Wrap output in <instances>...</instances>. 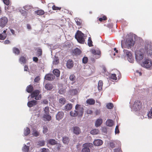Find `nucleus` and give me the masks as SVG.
<instances>
[{
    "label": "nucleus",
    "mask_w": 152,
    "mask_h": 152,
    "mask_svg": "<svg viewBox=\"0 0 152 152\" xmlns=\"http://www.w3.org/2000/svg\"><path fill=\"white\" fill-rule=\"evenodd\" d=\"M134 44V41L132 38H129L126 39L124 44L121 42V46L123 48L129 49L133 46Z\"/></svg>",
    "instance_id": "1"
},
{
    "label": "nucleus",
    "mask_w": 152,
    "mask_h": 152,
    "mask_svg": "<svg viewBox=\"0 0 152 152\" xmlns=\"http://www.w3.org/2000/svg\"><path fill=\"white\" fill-rule=\"evenodd\" d=\"M84 34L81 31L77 30L75 35V38L77 42L81 44H83L85 42Z\"/></svg>",
    "instance_id": "2"
},
{
    "label": "nucleus",
    "mask_w": 152,
    "mask_h": 152,
    "mask_svg": "<svg viewBox=\"0 0 152 152\" xmlns=\"http://www.w3.org/2000/svg\"><path fill=\"white\" fill-rule=\"evenodd\" d=\"M142 103L140 100H136L133 104L132 109L135 111L140 110L142 108Z\"/></svg>",
    "instance_id": "3"
},
{
    "label": "nucleus",
    "mask_w": 152,
    "mask_h": 152,
    "mask_svg": "<svg viewBox=\"0 0 152 152\" xmlns=\"http://www.w3.org/2000/svg\"><path fill=\"white\" fill-rule=\"evenodd\" d=\"M40 93L39 90H35L33 91L31 94V98L35 97V99L37 100L41 99V96L39 95Z\"/></svg>",
    "instance_id": "4"
},
{
    "label": "nucleus",
    "mask_w": 152,
    "mask_h": 152,
    "mask_svg": "<svg viewBox=\"0 0 152 152\" xmlns=\"http://www.w3.org/2000/svg\"><path fill=\"white\" fill-rule=\"evenodd\" d=\"M124 52L126 55L128 61L131 63H132L134 59L131 52L127 50H124Z\"/></svg>",
    "instance_id": "5"
},
{
    "label": "nucleus",
    "mask_w": 152,
    "mask_h": 152,
    "mask_svg": "<svg viewBox=\"0 0 152 152\" xmlns=\"http://www.w3.org/2000/svg\"><path fill=\"white\" fill-rule=\"evenodd\" d=\"M8 22L7 17L4 16L0 18V27L3 28L5 27Z\"/></svg>",
    "instance_id": "6"
},
{
    "label": "nucleus",
    "mask_w": 152,
    "mask_h": 152,
    "mask_svg": "<svg viewBox=\"0 0 152 152\" xmlns=\"http://www.w3.org/2000/svg\"><path fill=\"white\" fill-rule=\"evenodd\" d=\"M75 109L77 111L78 115L79 116H82L84 113V108L83 107H81L80 105L77 104L75 106Z\"/></svg>",
    "instance_id": "7"
},
{
    "label": "nucleus",
    "mask_w": 152,
    "mask_h": 152,
    "mask_svg": "<svg viewBox=\"0 0 152 152\" xmlns=\"http://www.w3.org/2000/svg\"><path fill=\"white\" fill-rule=\"evenodd\" d=\"M141 65L143 67L146 68H149L152 65V62L150 60L146 59L142 62Z\"/></svg>",
    "instance_id": "8"
},
{
    "label": "nucleus",
    "mask_w": 152,
    "mask_h": 152,
    "mask_svg": "<svg viewBox=\"0 0 152 152\" xmlns=\"http://www.w3.org/2000/svg\"><path fill=\"white\" fill-rule=\"evenodd\" d=\"M145 52L151 55H152V46L149 45H148L147 46H145Z\"/></svg>",
    "instance_id": "9"
},
{
    "label": "nucleus",
    "mask_w": 152,
    "mask_h": 152,
    "mask_svg": "<svg viewBox=\"0 0 152 152\" xmlns=\"http://www.w3.org/2000/svg\"><path fill=\"white\" fill-rule=\"evenodd\" d=\"M44 78L46 80L52 81L55 79V77L53 74L49 73L46 74L45 75Z\"/></svg>",
    "instance_id": "10"
},
{
    "label": "nucleus",
    "mask_w": 152,
    "mask_h": 152,
    "mask_svg": "<svg viewBox=\"0 0 152 152\" xmlns=\"http://www.w3.org/2000/svg\"><path fill=\"white\" fill-rule=\"evenodd\" d=\"M135 58L137 61H140L143 58V54L140 52L135 53Z\"/></svg>",
    "instance_id": "11"
},
{
    "label": "nucleus",
    "mask_w": 152,
    "mask_h": 152,
    "mask_svg": "<svg viewBox=\"0 0 152 152\" xmlns=\"http://www.w3.org/2000/svg\"><path fill=\"white\" fill-rule=\"evenodd\" d=\"M91 52L92 54L94 56H95V57L96 58H99L100 57L101 52L100 50H93Z\"/></svg>",
    "instance_id": "12"
},
{
    "label": "nucleus",
    "mask_w": 152,
    "mask_h": 152,
    "mask_svg": "<svg viewBox=\"0 0 152 152\" xmlns=\"http://www.w3.org/2000/svg\"><path fill=\"white\" fill-rule=\"evenodd\" d=\"M64 115V113L62 111L58 112L56 115V118L57 120L59 121L62 119Z\"/></svg>",
    "instance_id": "13"
},
{
    "label": "nucleus",
    "mask_w": 152,
    "mask_h": 152,
    "mask_svg": "<svg viewBox=\"0 0 152 152\" xmlns=\"http://www.w3.org/2000/svg\"><path fill=\"white\" fill-rule=\"evenodd\" d=\"M37 102L36 100H33L28 102L27 105L29 107H31L37 104Z\"/></svg>",
    "instance_id": "14"
},
{
    "label": "nucleus",
    "mask_w": 152,
    "mask_h": 152,
    "mask_svg": "<svg viewBox=\"0 0 152 152\" xmlns=\"http://www.w3.org/2000/svg\"><path fill=\"white\" fill-rule=\"evenodd\" d=\"M72 131L73 133L76 134H78L81 132L80 128L77 126H75L72 128Z\"/></svg>",
    "instance_id": "15"
},
{
    "label": "nucleus",
    "mask_w": 152,
    "mask_h": 152,
    "mask_svg": "<svg viewBox=\"0 0 152 152\" xmlns=\"http://www.w3.org/2000/svg\"><path fill=\"white\" fill-rule=\"evenodd\" d=\"M73 62L71 59H69L67 61L66 66L69 69H71L73 66Z\"/></svg>",
    "instance_id": "16"
},
{
    "label": "nucleus",
    "mask_w": 152,
    "mask_h": 152,
    "mask_svg": "<svg viewBox=\"0 0 152 152\" xmlns=\"http://www.w3.org/2000/svg\"><path fill=\"white\" fill-rule=\"evenodd\" d=\"M102 141L100 139H97L94 140V144L96 146H99L103 144Z\"/></svg>",
    "instance_id": "17"
},
{
    "label": "nucleus",
    "mask_w": 152,
    "mask_h": 152,
    "mask_svg": "<svg viewBox=\"0 0 152 152\" xmlns=\"http://www.w3.org/2000/svg\"><path fill=\"white\" fill-rule=\"evenodd\" d=\"M86 103L88 104L92 105L95 104V100L93 99H89L86 100Z\"/></svg>",
    "instance_id": "18"
},
{
    "label": "nucleus",
    "mask_w": 152,
    "mask_h": 152,
    "mask_svg": "<svg viewBox=\"0 0 152 152\" xmlns=\"http://www.w3.org/2000/svg\"><path fill=\"white\" fill-rule=\"evenodd\" d=\"M102 120L101 118L98 119L96 121L95 123V126L98 127L100 126L102 123Z\"/></svg>",
    "instance_id": "19"
},
{
    "label": "nucleus",
    "mask_w": 152,
    "mask_h": 152,
    "mask_svg": "<svg viewBox=\"0 0 152 152\" xmlns=\"http://www.w3.org/2000/svg\"><path fill=\"white\" fill-rule=\"evenodd\" d=\"M114 124V122L111 119H108L106 122V124L107 126L109 127L112 126Z\"/></svg>",
    "instance_id": "20"
},
{
    "label": "nucleus",
    "mask_w": 152,
    "mask_h": 152,
    "mask_svg": "<svg viewBox=\"0 0 152 152\" xmlns=\"http://www.w3.org/2000/svg\"><path fill=\"white\" fill-rule=\"evenodd\" d=\"M69 93L70 95L74 96L77 94L78 91L76 89H72L69 91Z\"/></svg>",
    "instance_id": "21"
},
{
    "label": "nucleus",
    "mask_w": 152,
    "mask_h": 152,
    "mask_svg": "<svg viewBox=\"0 0 152 152\" xmlns=\"http://www.w3.org/2000/svg\"><path fill=\"white\" fill-rule=\"evenodd\" d=\"M53 85L50 83H47L45 86V88L47 90H50L53 89Z\"/></svg>",
    "instance_id": "22"
},
{
    "label": "nucleus",
    "mask_w": 152,
    "mask_h": 152,
    "mask_svg": "<svg viewBox=\"0 0 152 152\" xmlns=\"http://www.w3.org/2000/svg\"><path fill=\"white\" fill-rule=\"evenodd\" d=\"M33 90V87L32 85H31L28 86L26 88V91L29 93H31Z\"/></svg>",
    "instance_id": "23"
},
{
    "label": "nucleus",
    "mask_w": 152,
    "mask_h": 152,
    "mask_svg": "<svg viewBox=\"0 0 152 152\" xmlns=\"http://www.w3.org/2000/svg\"><path fill=\"white\" fill-rule=\"evenodd\" d=\"M53 73L54 75H56L57 77H59L60 75V71L57 69H55L53 70Z\"/></svg>",
    "instance_id": "24"
},
{
    "label": "nucleus",
    "mask_w": 152,
    "mask_h": 152,
    "mask_svg": "<svg viewBox=\"0 0 152 152\" xmlns=\"http://www.w3.org/2000/svg\"><path fill=\"white\" fill-rule=\"evenodd\" d=\"M72 105L71 104L68 103L65 106L64 109L66 110H69L72 108Z\"/></svg>",
    "instance_id": "25"
},
{
    "label": "nucleus",
    "mask_w": 152,
    "mask_h": 152,
    "mask_svg": "<svg viewBox=\"0 0 152 152\" xmlns=\"http://www.w3.org/2000/svg\"><path fill=\"white\" fill-rule=\"evenodd\" d=\"M36 14L39 15H42L45 13L44 11L42 10H38L35 11Z\"/></svg>",
    "instance_id": "26"
},
{
    "label": "nucleus",
    "mask_w": 152,
    "mask_h": 152,
    "mask_svg": "<svg viewBox=\"0 0 152 152\" xmlns=\"http://www.w3.org/2000/svg\"><path fill=\"white\" fill-rule=\"evenodd\" d=\"M48 143L51 145H54L57 144V142L54 139H50L48 140Z\"/></svg>",
    "instance_id": "27"
},
{
    "label": "nucleus",
    "mask_w": 152,
    "mask_h": 152,
    "mask_svg": "<svg viewBox=\"0 0 152 152\" xmlns=\"http://www.w3.org/2000/svg\"><path fill=\"white\" fill-rule=\"evenodd\" d=\"M103 82L102 80H99L98 83V89L99 91H102V89Z\"/></svg>",
    "instance_id": "28"
},
{
    "label": "nucleus",
    "mask_w": 152,
    "mask_h": 152,
    "mask_svg": "<svg viewBox=\"0 0 152 152\" xmlns=\"http://www.w3.org/2000/svg\"><path fill=\"white\" fill-rule=\"evenodd\" d=\"M30 132V130L28 127H26L24 129V134L25 136L28 135Z\"/></svg>",
    "instance_id": "29"
},
{
    "label": "nucleus",
    "mask_w": 152,
    "mask_h": 152,
    "mask_svg": "<svg viewBox=\"0 0 152 152\" xmlns=\"http://www.w3.org/2000/svg\"><path fill=\"white\" fill-rule=\"evenodd\" d=\"M59 60L58 57L55 56L53 62L54 65H57L59 63Z\"/></svg>",
    "instance_id": "30"
},
{
    "label": "nucleus",
    "mask_w": 152,
    "mask_h": 152,
    "mask_svg": "<svg viewBox=\"0 0 152 152\" xmlns=\"http://www.w3.org/2000/svg\"><path fill=\"white\" fill-rule=\"evenodd\" d=\"M13 52L14 53L17 55H19L20 53V50L18 48L14 47L12 49Z\"/></svg>",
    "instance_id": "31"
},
{
    "label": "nucleus",
    "mask_w": 152,
    "mask_h": 152,
    "mask_svg": "<svg viewBox=\"0 0 152 152\" xmlns=\"http://www.w3.org/2000/svg\"><path fill=\"white\" fill-rule=\"evenodd\" d=\"M66 100L64 98H62L59 100V102L61 105H64L66 103Z\"/></svg>",
    "instance_id": "32"
},
{
    "label": "nucleus",
    "mask_w": 152,
    "mask_h": 152,
    "mask_svg": "<svg viewBox=\"0 0 152 152\" xmlns=\"http://www.w3.org/2000/svg\"><path fill=\"white\" fill-rule=\"evenodd\" d=\"M81 53V50L78 48L75 49L73 51V53L76 55H80Z\"/></svg>",
    "instance_id": "33"
},
{
    "label": "nucleus",
    "mask_w": 152,
    "mask_h": 152,
    "mask_svg": "<svg viewBox=\"0 0 152 152\" xmlns=\"http://www.w3.org/2000/svg\"><path fill=\"white\" fill-rule=\"evenodd\" d=\"M43 118L48 121H50L51 119V116L48 114H44L43 116Z\"/></svg>",
    "instance_id": "34"
},
{
    "label": "nucleus",
    "mask_w": 152,
    "mask_h": 152,
    "mask_svg": "<svg viewBox=\"0 0 152 152\" xmlns=\"http://www.w3.org/2000/svg\"><path fill=\"white\" fill-rule=\"evenodd\" d=\"M26 58L23 56H21L20 57L19 61L21 64H25L26 62Z\"/></svg>",
    "instance_id": "35"
},
{
    "label": "nucleus",
    "mask_w": 152,
    "mask_h": 152,
    "mask_svg": "<svg viewBox=\"0 0 152 152\" xmlns=\"http://www.w3.org/2000/svg\"><path fill=\"white\" fill-rule=\"evenodd\" d=\"M71 116L73 117H76L78 115V113L77 111L75 110L74 111H71L70 113Z\"/></svg>",
    "instance_id": "36"
},
{
    "label": "nucleus",
    "mask_w": 152,
    "mask_h": 152,
    "mask_svg": "<svg viewBox=\"0 0 152 152\" xmlns=\"http://www.w3.org/2000/svg\"><path fill=\"white\" fill-rule=\"evenodd\" d=\"M69 138L67 137H63L62 141L63 143L64 144H68L69 141Z\"/></svg>",
    "instance_id": "37"
},
{
    "label": "nucleus",
    "mask_w": 152,
    "mask_h": 152,
    "mask_svg": "<svg viewBox=\"0 0 152 152\" xmlns=\"http://www.w3.org/2000/svg\"><path fill=\"white\" fill-rule=\"evenodd\" d=\"M92 43L93 42L91 37H89L88 41V46L90 47L92 46H93Z\"/></svg>",
    "instance_id": "38"
},
{
    "label": "nucleus",
    "mask_w": 152,
    "mask_h": 152,
    "mask_svg": "<svg viewBox=\"0 0 152 152\" xmlns=\"http://www.w3.org/2000/svg\"><path fill=\"white\" fill-rule=\"evenodd\" d=\"M29 149V147L25 145L22 148L23 152H28Z\"/></svg>",
    "instance_id": "39"
},
{
    "label": "nucleus",
    "mask_w": 152,
    "mask_h": 152,
    "mask_svg": "<svg viewBox=\"0 0 152 152\" xmlns=\"http://www.w3.org/2000/svg\"><path fill=\"white\" fill-rule=\"evenodd\" d=\"M7 34H3V33H2L0 34V40H4L6 37Z\"/></svg>",
    "instance_id": "40"
},
{
    "label": "nucleus",
    "mask_w": 152,
    "mask_h": 152,
    "mask_svg": "<svg viewBox=\"0 0 152 152\" xmlns=\"http://www.w3.org/2000/svg\"><path fill=\"white\" fill-rule=\"evenodd\" d=\"M75 20L77 25L80 26L81 25L82 22L80 19H79L78 18H76L75 19Z\"/></svg>",
    "instance_id": "41"
},
{
    "label": "nucleus",
    "mask_w": 152,
    "mask_h": 152,
    "mask_svg": "<svg viewBox=\"0 0 152 152\" xmlns=\"http://www.w3.org/2000/svg\"><path fill=\"white\" fill-rule=\"evenodd\" d=\"M99 132V130L97 129H94L92 130L91 131V133L93 135L96 134H98Z\"/></svg>",
    "instance_id": "42"
},
{
    "label": "nucleus",
    "mask_w": 152,
    "mask_h": 152,
    "mask_svg": "<svg viewBox=\"0 0 152 152\" xmlns=\"http://www.w3.org/2000/svg\"><path fill=\"white\" fill-rule=\"evenodd\" d=\"M106 107L107 109H111L113 108V104L111 103H109L107 104Z\"/></svg>",
    "instance_id": "43"
},
{
    "label": "nucleus",
    "mask_w": 152,
    "mask_h": 152,
    "mask_svg": "<svg viewBox=\"0 0 152 152\" xmlns=\"http://www.w3.org/2000/svg\"><path fill=\"white\" fill-rule=\"evenodd\" d=\"M69 79L71 81L73 82V83H74L75 81L76 77L74 75H71L69 76Z\"/></svg>",
    "instance_id": "44"
},
{
    "label": "nucleus",
    "mask_w": 152,
    "mask_h": 152,
    "mask_svg": "<svg viewBox=\"0 0 152 152\" xmlns=\"http://www.w3.org/2000/svg\"><path fill=\"white\" fill-rule=\"evenodd\" d=\"M37 56L39 57V56H41L42 54V50L41 49L39 48L37 51Z\"/></svg>",
    "instance_id": "45"
},
{
    "label": "nucleus",
    "mask_w": 152,
    "mask_h": 152,
    "mask_svg": "<svg viewBox=\"0 0 152 152\" xmlns=\"http://www.w3.org/2000/svg\"><path fill=\"white\" fill-rule=\"evenodd\" d=\"M37 144L40 146H43L45 145V142L44 140L38 141L37 142Z\"/></svg>",
    "instance_id": "46"
},
{
    "label": "nucleus",
    "mask_w": 152,
    "mask_h": 152,
    "mask_svg": "<svg viewBox=\"0 0 152 152\" xmlns=\"http://www.w3.org/2000/svg\"><path fill=\"white\" fill-rule=\"evenodd\" d=\"M81 152H90V149L88 147H83L81 150Z\"/></svg>",
    "instance_id": "47"
},
{
    "label": "nucleus",
    "mask_w": 152,
    "mask_h": 152,
    "mask_svg": "<svg viewBox=\"0 0 152 152\" xmlns=\"http://www.w3.org/2000/svg\"><path fill=\"white\" fill-rule=\"evenodd\" d=\"M32 134L35 137H37L39 135V132L35 129H34L32 132Z\"/></svg>",
    "instance_id": "48"
},
{
    "label": "nucleus",
    "mask_w": 152,
    "mask_h": 152,
    "mask_svg": "<svg viewBox=\"0 0 152 152\" xmlns=\"http://www.w3.org/2000/svg\"><path fill=\"white\" fill-rule=\"evenodd\" d=\"M110 78L114 80H116L117 79V78L115 74H112L110 76Z\"/></svg>",
    "instance_id": "49"
},
{
    "label": "nucleus",
    "mask_w": 152,
    "mask_h": 152,
    "mask_svg": "<svg viewBox=\"0 0 152 152\" xmlns=\"http://www.w3.org/2000/svg\"><path fill=\"white\" fill-rule=\"evenodd\" d=\"M52 8L53 10H60L61 8V7H57L55 5H54L52 6Z\"/></svg>",
    "instance_id": "50"
},
{
    "label": "nucleus",
    "mask_w": 152,
    "mask_h": 152,
    "mask_svg": "<svg viewBox=\"0 0 152 152\" xmlns=\"http://www.w3.org/2000/svg\"><path fill=\"white\" fill-rule=\"evenodd\" d=\"M50 110L48 107H45L44 109L45 113L46 114H49Z\"/></svg>",
    "instance_id": "51"
},
{
    "label": "nucleus",
    "mask_w": 152,
    "mask_h": 152,
    "mask_svg": "<svg viewBox=\"0 0 152 152\" xmlns=\"http://www.w3.org/2000/svg\"><path fill=\"white\" fill-rule=\"evenodd\" d=\"M107 20V17L105 15H104L102 18H99V20L101 22L103 20Z\"/></svg>",
    "instance_id": "52"
},
{
    "label": "nucleus",
    "mask_w": 152,
    "mask_h": 152,
    "mask_svg": "<svg viewBox=\"0 0 152 152\" xmlns=\"http://www.w3.org/2000/svg\"><path fill=\"white\" fill-rule=\"evenodd\" d=\"M91 145H92V144L91 143H86L83 145V147H90Z\"/></svg>",
    "instance_id": "53"
},
{
    "label": "nucleus",
    "mask_w": 152,
    "mask_h": 152,
    "mask_svg": "<svg viewBox=\"0 0 152 152\" xmlns=\"http://www.w3.org/2000/svg\"><path fill=\"white\" fill-rule=\"evenodd\" d=\"M148 115L149 118H152V107L150 111L148 114Z\"/></svg>",
    "instance_id": "54"
},
{
    "label": "nucleus",
    "mask_w": 152,
    "mask_h": 152,
    "mask_svg": "<svg viewBox=\"0 0 152 152\" xmlns=\"http://www.w3.org/2000/svg\"><path fill=\"white\" fill-rule=\"evenodd\" d=\"M88 61V58L86 57H84L82 59V61L84 64H86Z\"/></svg>",
    "instance_id": "55"
},
{
    "label": "nucleus",
    "mask_w": 152,
    "mask_h": 152,
    "mask_svg": "<svg viewBox=\"0 0 152 152\" xmlns=\"http://www.w3.org/2000/svg\"><path fill=\"white\" fill-rule=\"evenodd\" d=\"M48 129L47 126H44L43 127V132L44 133H46L48 132Z\"/></svg>",
    "instance_id": "56"
},
{
    "label": "nucleus",
    "mask_w": 152,
    "mask_h": 152,
    "mask_svg": "<svg viewBox=\"0 0 152 152\" xmlns=\"http://www.w3.org/2000/svg\"><path fill=\"white\" fill-rule=\"evenodd\" d=\"M119 132V131L118 129V126L117 125L116 126L115 130V134H118Z\"/></svg>",
    "instance_id": "57"
},
{
    "label": "nucleus",
    "mask_w": 152,
    "mask_h": 152,
    "mask_svg": "<svg viewBox=\"0 0 152 152\" xmlns=\"http://www.w3.org/2000/svg\"><path fill=\"white\" fill-rule=\"evenodd\" d=\"M109 145H110V146L112 148H113L114 147H115V144L113 142H110L109 143Z\"/></svg>",
    "instance_id": "58"
},
{
    "label": "nucleus",
    "mask_w": 152,
    "mask_h": 152,
    "mask_svg": "<svg viewBox=\"0 0 152 152\" xmlns=\"http://www.w3.org/2000/svg\"><path fill=\"white\" fill-rule=\"evenodd\" d=\"M4 3L7 5H8L10 4L9 0H3Z\"/></svg>",
    "instance_id": "59"
},
{
    "label": "nucleus",
    "mask_w": 152,
    "mask_h": 152,
    "mask_svg": "<svg viewBox=\"0 0 152 152\" xmlns=\"http://www.w3.org/2000/svg\"><path fill=\"white\" fill-rule=\"evenodd\" d=\"M24 9L26 10H28L31 8V6H30L26 5L24 7Z\"/></svg>",
    "instance_id": "60"
},
{
    "label": "nucleus",
    "mask_w": 152,
    "mask_h": 152,
    "mask_svg": "<svg viewBox=\"0 0 152 152\" xmlns=\"http://www.w3.org/2000/svg\"><path fill=\"white\" fill-rule=\"evenodd\" d=\"M40 79L39 77H36L34 80V81L35 82H38V81L40 80Z\"/></svg>",
    "instance_id": "61"
},
{
    "label": "nucleus",
    "mask_w": 152,
    "mask_h": 152,
    "mask_svg": "<svg viewBox=\"0 0 152 152\" xmlns=\"http://www.w3.org/2000/svg\"><path fill=\"white\" fill-rule=\"evenodd\" d=\"M86 113L88 114H92L93 113L92 111L90 109L87 110L86 111Z\"/></svg>",
    "instance_id": "62"
},
{
    "label": "nucleus",
    "mask_w": 152,
    "mask_h": 152,
    "mask_svg": "<svg viewBox=\"0 0 152 152\" xmlns=\"http://www.w3.org/2000/svg\"><path fill=\"white\" fill-rule=\"evenodd\" d=\"M10 41L8 40H6L4 42V44L5 45L10 44Z\"/></svg>",
    "instance_id": "63"
},
{
    "label": "nucleus",
    "mask_w": 152,
    "mask_h": 152,
    "mask_svg": "<svg viewBox=\"0 0 152 152\" xmlns=\"http://www.w3.org/2000/svg\"><path fill=\"white\" fill-rule=\"evenodd\" d=\"M48 149L46 148H44L42 149V152H48Z\"/></svg>",
    "instance_id": "64"
}]
</instances>
